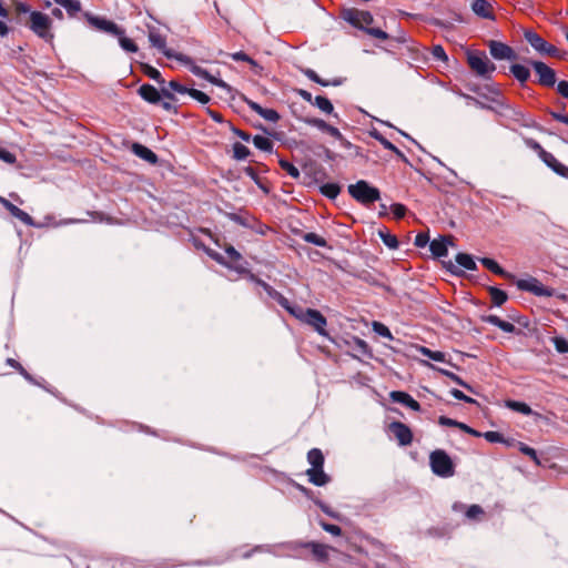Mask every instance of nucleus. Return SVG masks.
<instances>
[{
    "label": "nucleus",
    "instance_id": "1",
    "mask_svg": "<svg viewBox=\"0 0 568 568\" xmlns=\"http://www.w3.org/2000/svg\"><path fill=\"white\" fill-rule=\"evenodd\" d=\"M307 460L312 468L307 469L306 474L310 481L316 486H324L328 483L329 478L323 470L324 456L320 449H312L307 454Z\"/></svg>",
    "mask_w": 568,
    "mask_h": 568
},
{
    "label": "nucleus",
    "instance_id": "2",
    "mask_svg": "<svg viewBox=\"0 0 568 568\" xmlns=\"http://www.w3.org/2000/svg\"><path fill=\"white\" fill-rule=\"evenodd\" d=\"M288 312L293 314L300 321L311 325L321 335H326L325 326L326 318L316 310L307 308H288Z\"/></svg>",
    "mask_w": 568,
    "mask_h": 568
},
{
    "label": "nucleus",
    "instance_id": "3",
    "mask_svg": "<svg viewBox=\"0 0 568 568\" xmlns=\"http://www.w3.org/2000/svg\"><path fill=\"white\" fill-rule=\"evenodd\" d=\"M467 62L469 68L480 77H487L496 69L495 64L487 58L483 51H467Z\"/></svg>",
    "mask_w": 568,
    "mask_h": 568
},
{
    "label": "nucleus",
    "instance_id": "4",
    "mask_svg": "<svg viewBox=\"0 0 568 568\" xmlns=\"http://www.w3.org/2000/svg\"><path fill=\"white\" fill-rule=\"evenodd\" d=\"M349 194L362 204H371L379 200L378 189L371 186L366 181L361 180L348 186Z\"/></svg>",
    "mask_w": 568,
    "mask_h": 568
},
{
    "label": "nucleus",
    "instance_id": "5",
    "mask_svg": "<svg viewBox=\"0 0 568 568\" xmlns=\"http://www.w3.org/2000/svg\"><path fill=\"white\" fill-rule=\"evenodd\" d=\"M51 19L39 11H33L30 14V29L40 38L45 41H51L53 39V34L51 33Z\"/></svg>",
    "mask_w": 568,
    "mask_h": 568
},
{
    "label": "nucleus",
    "instance_id": "6",
    "mask_svg": "<svg viewBox=\"0 0 568 568\" xmlns=\"http://www.w3.org/2000/svg\"><path fill=\"white\" fill-rule=\"evenodd\" d=\"M433 471L442 477H449L454 474V466L449 456L443 450H436L430 455Z\"/></svg>",
    "mask_w": 568,
    "mask_h": 568
},
{
    "label": "nucleus",
    "instance_id": "7",
    "mask_svg": "<svg viewBox=\"0 0 568 568\" xmlns=\"http://www.w3.org/2000/svg\"><path fill=\"white\" fill-rule=\"evenodd\" d=\"M149 40L151 44L155 48H158L165 57L168 58H174L181 62L189 63L190 59L186 58L183 54H179L173 52L172 50L166 48L165 37L162 36L159 31L155 29L149 30Z\"/></svg>",
    "mask_w": 568,
    "mask_h": 568
},
{
    "label": "nucleus",
    "instance_id": "8",
    "mask_svg": "<svg viewBox=\"0 0 568 568\" xmlns=\"http://www.w3.org/2000/svg\"><path fill=\"white\" fill-rule=\"evenodd\" d=\"M343 18L352 26L366 29L373 22V16L368 11L348 9L343 12Z\"/></svg>",
    "mask_w": 568,
    "mask_h": 568
},
{
    "label": "nucleus",
    "instance_id": "9",
    "mask_svg": "<svg viewBox=\"0 0 568 568\" xmlns=\"http://www.w3.org/2000/svg\"><path fill=\"white\" fill-rule=\"evenodd\" d=\"M517 287L530 292L537 296H552L554 290L546 287L538 280L530 277L517 281Z\"/></svg>",
    "mask_w": 568,
    "mask_h": 568
},
{
    "label": "nucleus",
    "instance_id": "10",
    "mask_svg": "<svg viewBox=\"0 0 568 568\" xmlns=\"http://www.w3.org/2000/svg\"><path fill=\"white\" fill-rule=\"evenodd\" d=\"M525 37H526V40L530 43V45L538 52L545 53V54L551 55V57L558 55V50L554 45L546 42L537 33L529 31V32H526Z\"/></svg>",
    "mask_w": 568,
    "mask_h": 568
},
{
    "label": "nucleus",
    "instance_id": "11",
    "mask_svg": "<svg viewBox=\"0 0 568 568\" xmlns=\"http://www.w3.org/2000/svg\"><path fill=\"white\" fill-rule=\"evenodd\" d=\"M537 75L538 82L545 87H552L556 83V73L544 62L535 61L531 63Z\"/></svg>",
    "mask_w": 568,
    "mask_h": 568
},
{
    "label": "nucleus",
    "instance_id": "12",
    "mask_svg": "<svg viewBox=\"0 0 568 568\" xmlns=\"http://www.w3.org/2000/svg\"><path fill=\"white\" fill-rule=\"evenodd\" d=\"M490 54L497 60H513L516 58L514 50L505 43L498 41L488 42Z\"/></svg>",
    "mask_w": 568,
    "mask_h": 568
},
{
    "label": "nucleus",
    "instance_id": "13",
    "mask_svg": "<svg viewBox=\"0 0 568 568\" xmlns=\"http://www.w3.org/2000/svg\"><path fill=\"white\" fill-rule=\"evenodd\" d=\"M389 430L400 445H409L412 443V432L405 424L394 422L389 425Z\"/></svg>",
    "mask_w": 568,
    "mask_h": 568
},
{
    "label": "nucleus",
    "instance_id": "14",
    "mask_svg": "<svg viewBox=\"0 0 568 568\" xmlns=\"http://www.w3.org/2000/svg\"><path fill=\"white\" fill-rule=\"evenodd\" d=\"M88 21L91 26L94 28L114 34V36H121L122 30L112 21L99 18V17H89Z\"/></svg>",
    "mask_w": 568,
    "mask_h": 568
},
{
    "label": "nucleus",
    "instance_id": "15",
    "mask_svg": "<svg viewBox=\"0 0 568 568\" xmlns=\"http://www.w3.org/2000/svg\"><path fill=\"white\" fill-rule=\"evenodd\" d=\"M453 246L454 245V237L453 236H446V237H440V239H436L434 241L430 242V251L432 253L435 255V256H446L447 255V250H448V246Z\"/></svg>",
    "mask_w": 568,
    "mask_h": 568
},
{
    "label": "nucleus",
    "instance_id": "16",
    "mask_svg": "<svg viewBox=\"0 0 568 568\" xmlns=\"http://www.w3.org/2000/svg\"><path fill=\"white\" fill-rule=\"evenodd\" d=\"M541 160L557 174L568 178V166L560 163L551 153L541 152Z\"/></svg>",
    "mask_w": 568,
    "mask_h": 568
},
{
    "label": "nucleus",
    "instance_id": "17",
    "mask_svg": "<svg viewBox=\"0 0 568 568\" xmlns=\"http://www.w3.org/2000/svg\"><path fill=\"white\" fill-rule=\"evenodd\" d=\"M0 202L14 217L19 219L27 225H33V220L27 212L20 210L18 206L13 205L6 199H1Z\"/></svg>",
    "mask_w": 568,
    "mask_h": 568
},
{
    "label": "nucleus",
    "instance_id": "18",
    "mask_svg": "<svg viewBox=\"0 0 568 568\" xmlns=\"http://www.w3.org/2000/svg\"><path fill=\"white\" fill-rule=\"evenodd\" d=\"M305 122L310 125L316 126L320 130L328 133L329 135L334 136L337 140H343V135L339 132L338 129L327 124L324 120L321 119H305Z\"/></svg>",
    "mask_w": 568,
    "mask_h": 568
},
{
    "label": "nucleus",
    "instance_id": "19",
    "mask_svg": "<svg viewBox=\"0 0 568 568\" xmlns=\"http://www.w3.org/2000/svg\"><path fill=\"white\" fill-rule=\"evenodd\" d=\"M225 253L230 260L229 263H225L219 253H210V255L221 264H227L230 266L236 267L237 262L241 260V254L232 245L229 244L225 245Z\"/></svg>",
    "mask_w": 568,
    "mask_h": 568
},
{
    "label": "nucleus",
    "instance_id": "20",
    "mask_svg": "<svg viewBox=\"0 0 568 568\" xmlns=\"http://www.w3.org/2000/svg\"><path fill=\"white\" fill-rule=\"evenodd\" d=\"M390 398L394 402H397V403H400L403 405L408 406L413 410L417 412V410L420 409V405L410 395H408L407 393L397 392V390L396 392H392L390 393Z\"/></svg>",
    "mask_w": 568,
    "mask_h": 568
},
{
    "label": "nucleus",
    "instance_id": "21",
    "mask_svg": "<svg viewBox=\"0 0 568 568\" xmlns=\"http://www.w3.org/2000/svg\"><path fill=\"white\" fill-rule=\"evenodd\" d=\"M140 95L150 103H156L160 101V92L150 84H143L139 89Z\"/></svg>",
    "mask_w": 568,
    "mask_h": 568
},
{
    "label": "nucleus",
    "instance_id": "22",
    "mask_svg": "<svg viewBox=\"0 0 568 568\" xmlns=\"http://www.w3.org/2000/svg\"><path fill=\"white\" fill-rule=\"evenodd\" d=\"M250 108L267 121L275 122L280 119L278 113L273 109H264L255 102H248Z\"/></svg>",
    "mask_w": 568,
    "mask_h": 568
},
{
    "label": "nucleus",
    "instance_id": "23",
    "mask_svg": "<svg viewBox=\"0 0 568 568\" xmlns=\"http://www.w3.org/2000/svg\"><path fill=\"white\" fill-rule=\"evenodd\" d=\"M133 151L139 158H141L150 163H155L158 160V158L153 151H151L149 148L143 146L141 144H134Z\"/></svg>",
    "mask_w": 568,
    "mask_h": 568
},
{
    "label": "nucleus",
    "instance_id": "24",
    "mask_svg": "<svg viewBox=\"0 0 568 568\" xmlns=\"http://www.w3.org/2000/svg\"><path fill=\"white\" fill-rule=\"evenodd\" d=\"M480 263L487 268L489 270L490 272L497 274V275H500V276H504V277H511V275L509 273H507L505 270H503L498 263L491 258H488V257H484V258H480Z\"/></svg>",
    "mask_w": 568,
    "mask_h": 568
},
{
    "label": "nucleus",
    "instance_id": "25",
    "mask_svg": "<svg viewBox=\"0 0 568 568\" xmlns=\"http://www.w3.org/2000/svg\"><path fill=\"white\" fill-rule=\"evenodd\" d=\"M490 4L486 0H475L473 3V10L476 14L483 18H490Z\"/></svg>",
    "mask_w": 568,
    "mask_h": 568
},
{
    "label": "nucleus",
    "instance_id": "26",
    "mask_svg": "<svg viewBox=\"0 0 568 568\" xmlns=\"http://www.w3.org/2000/svg\"><path fill=\"white\" fill-rule=\"evenodd\" d=\"M510 71L514 74V77L521 83L526 82L530 77L529 70L521 64L511 65Z\"/></svg>",
    "mask_w": 568,
    "mask_h": 568
},
{
    "label": "nucleus",
    "instance_id": "27",
    "mask_svg": "<svg viewBox=\"0 0 568 568\" xmlns=\"http://www.w3.org/2000/svg\"><path fill=\"white\" fill-rule=\"evenodd\" d=\"M456 262L459 266L474 271L476 270V263L473 257L466 253H459L456 255Z\"/></svg>",
    "mask_w": 568,
    "mask_h": 568
},
{
    "label": "nucleus",
    "instance_id": "28",
    "mask_svg": "<svg viewBox=\"0 0 568 568\" xmlns=\"http://www.w3.org/2000/svg\"><path fill=\"white\" fill-rule=\"evenodd\" d=\"M506 406L524 415H530L532 413L531 408L527 404L521 402L508 400L506 403Z\"/></svg>",
    "mask_w": 568,
    "mask_h": 568
},
{
    "label": "nucleus",
    "instance_id": "29",
    "mask_svg": "<svg viewBox=\"0 0 568 568\" xmlns=\"http://www.w3.org/2000/svg\"><path fill=\"white\" fill-rule=\"evenodd\" d=\"M58 4L65 8L70 14H75L81 10V3L79 0H54Z\"/></svg>",
    "mask_w": 568,
    "mask_h": 568
},
{
    "label": "nucleus",
    "instance_id": "30",
    "mask_svg": "<svg viewBox=\"0 0 568 568\" xmlns=\"http://www.w3.org/2000/svg\"><path fill=\"white\" fill-rule=\"evenodd\" d=\"M253 143L254 145L262 150V151H272V148H273V142L266 138V136H262V135H255L253 138Z\"/></svg>",
    "mask_w": 568,
    "mask_h": 568
},
{
    "label": "nucleus",
    "instance_id": "31",
    "mask_svg": "<svg viewBox=\"0 0 568 568\" xmlns=\"http://www.w3.org/2000/svg\"><path fill=\"white\" fill-rule=\"evenodd\" d=\"M307 546L312 549L313 555L320 559L326 558L328 555L329 548L325 545L311 542Z\"/></svg>",
    "mask_w": 568,
    "mask_h": 568
},
{
    "label": "nucleus",
    "instance_id": "32",
    "mask_svg": "<svg viewBox=\"0 0 568 568\" xmlns=\"http://www.w3.org/2000/svg\"><path fill=\"white\" fill-rule=\"evenodd\" d=\"M313 104H315L320 110H322L325 113H332L334 110L333 104L325 97H316L314 99Z\"/></svg>",
    "mask_w": 568,
    "mask_h": 568
},
{
    "label": "nucleus",
    "instance_id": "33",
    "mask_svg": "<svg viewBox=\"0 0 568 568\" xmlns=\"http://www.w3.org/2000/svg\"><path fill=\"white\" fill-rule=\"evenodd\" d=\"M374 136L384 145V148L393 151L397 156L405 159V155L403 154V152L399 151L393 143H390L388 140H386L383 135H381L378 133H374Z\"/></svg>",
    "mask_w": 568,
    "mask_h": 568
},
{
    "label": "nucleus",
    "instance_id": "34",
    "mask_svg": "<svg viewBox=\"0 0 568 568\" xmlns=\"http://www.w3.org/2000/svg\"><path fill=\"white\" fill-rule=\"evenodd\" d=\"M321 191L327 197L335 199L338 195L341 187L335 183H327L321 187Z\"/></svg>",
    "mask_w": 568,
    "mask_h": 568
},
{
    "label": "nucleus",
    "instance_id": "35",
    "mask_svg": "<svg viewBox=\"0 0 568 568\" xmlns=\"http://www.w3.org/2000/svg\"><path fill=\"white\" fill-rule=\"evenodd\" d=\"M122 33H124V32L122 31ZM118 37H119L120 45L123 50H125L128 52H136L138 51V45L133 42V40L124 37L123 34L118 36Z\"/></svg>",
    "mask_w": 568,
    "mask_h": 568
},
{
    "label": "nucleus",
    "instance_id": "36",
    "mask_svg": "<svg viewBox=\"0 0 568 568\" xmlns=\"http://www.w3.org/2000/svg\"><path fill=\"white\" fill-rule=\"evenodd\" d=\"M303 239L306 242L312 243V244L317 245V246H321V247H325L326 244H327L325 239L320 236L316 233H306V234L303 235Z\"/></svg>",
    "mask_w": 568,
    "mask_h": 568
},
{
    "label": "nucleus",
    "instance_id": "37",
    "mask_svg": "<svg viewBox=\"0 0 568 568\" xmlns=\"http://www.w3.org/2000/svg\"><path fill=\"white\" fill-rule=\"evenodd\" d=\"M490 296H491L494 304H496L498 306L504 304L507 300L506 293L503 292L501 290H498L495 287L490 288Z\"/></svg>",
    "mask_w": 568,
    "mask_h": 568
},
{
    "label": "nucleus",
    "instance_id": "38",
    "mask_svg": "<svg viewBox=\"0 0 568 568\" xmlns=\"http://www.w3.org/2000/svg\"><path fill=\"white\" fill-rule=\"evenodd\" d=\"M419 352L423 355L432 358L433 361H436V362H444L445 361V354L442 353V352H434V351H432V349H429L427 347H424V346H422L419 348Z\"/></svg>",
    "mask_w": 568,
    "mask_h": 568
},
{
    "label": "nucleus",
    "instance_id": "39",
    "mask_svg": "<svg viewBox=\"0 0 568 568\" xmlns=\"http://www.w3.org/2000/svg\"><path fill=\"white\" fill-rule=\"evenodd\" d=\"M373 329L378 335H381L385 338H388V339H393V335H392L390 331L383 323L373 322Z\"/></svg>",
    "mask_w": 568,
    "mask_h": 568
},
{
    "label": "nucleus",
    "instance_id": "40",
    "mask_svg": "<svg viewBox=\"0 0 568 568\" xmlns=\"http://www.w3.org/2000/svg\"><path fill=\"white\" fill-rule=\"evenodd\" d=\"M379 235L386 246H388L389 248H397L398 241L395 235H392L383 231H379Z\"/></svg>",
    "mask_w": 568,
    "mask_h": 568
},
{
    "label": "nucleus",
    "instance_id": "41",
    "mask_svg": "<svg viewBox=\"0 0 568 568\" xmlns=\"http://www.w3.org/2000/svg\"><path fill=\"white\" fill-rule=\"evenodd\" d=\"M199 77L210 81L211 83H213V84H215L217 87H221V88H224V89H229V85L223 80H220V79L209 74V72L206 70H204V69L201 70Z\"/></svg>",
    "mask_w": 568,
    "mask_h": 568
},
{
    "label": "nucleus",
    "instance_id": "42",
    "mask_svg": "<svg viewBox=\"0 0 568 568\" xmlns=\"http://www.w3.org/2000/svg\"><path fill=\"white\" fill-rule=\"evenodd\" d=\"M199 77L210 81L211 83H213V84H215L217 87H221V88H224V89H229V85L223 80H220V79L209 74V72L206 70H204V69L201 70Z\"/></svg>",
    "mask_w": 568,
    "mask_h": 568
},
{
    "label": "nucleus",
    "instance_id": "43",
    "mask_svg": "<svg viewBox=\"0 0 568 568\" xmlns=\"http://www.w3.org/2000/svg\"><path fill=\"white\" fill-rule=\"evenodd\" d=\"M233 152H234V158L237 160H243V159L247 158L250 154L248 149L242 143H235L233 145Z\"/></svg>",
    "mask_w": 568,
    "mask_h": 568
},
{
    "label": "nucleus",
    "instance_id": "44",
    "mask_svg": "<svg viewBox=\"0 0 568 568\" xmlns=\"http://www.w3.org/2000/svg\"><path fill=\"white\" fill-rule=\"evenodd\" d=\"M143 71L144 73L150 77L152 80L159 82V83H163V79L161 78V73L159 70H156L155 68L149 65V64H144L143 65Z\"/></svg>",
    "mask_w": 568,
    "mask_h": 568
},
{
    "label": "nucleus",
    "instance_id": "45",
    "mask_svg": "<svg viewBox=\"0 0 568 568\" xmlns=\"http://www.w3.org/2000/svg\"><path fill=\"white\" fill-rule=\"evenodd\" d=\"M280 165L281 168L286 171L292 178L294 179H297L300 176V171L297 170V168H295L292 163L285 161V160H280Z\"/></svg>",
    "mask_w": 568,
    "mask_h": 568
},
{
    "label": "nucleus",
    "instance_id": "46",
    "mask_svg": "<svg viewBox=\"0 0 568 568\" xmlns=\"http://www.w3.org/2000/svg\"><path fill=\"white\" fill-rule=\"evenodd\" d=\"M518 449H519L523 454H525V455L529 456V457H530V458H531L536 464H539V459H538V457H537V453H536V450H535L534 448H531V447L527 446V445H526V444H524V443H518Z\"/></svg>",
    "mask_w": 568,
    "mask_h": 568
},
{
    "label": "nucleus",
    "instance_id": "47",
    "mask_svg": "<svg viewBox=\"0 0 568 568\" xmlns=\"http://www.w3.org/2000/svg\"><path fill=\"white\" fill-rule=\"evenodd\" d=\"M187 94H190L193 99L199 101L202 104H206L210 101V98L204 92L196 90V89H190L187 91Z\"/></svg>",
    "mask_w": 568,
    "mask_h": 568
},
{
    "label": "nucleus",
    "instance_id": "48",
    "mask_svg": "<svg viewBox=\"0 0 568 568\" xmlns=\"http://www.w3.org/2000/svg\"><path fill=\"white\" fill-rule=\"evenodd\" d=\"M555 347L559 353H568V341L564 337L556 336L552 338Z\"/></svg>",
    "mask_w": 568,
    "mask_h": 568
},
{
    "label": "nucleus",
    "instance_id": "49",
    "mask_svg": "<svg viewBox=\"0 0 568 568\" xmlns=\"http://www.w3.org/2000/svg\"><path fill=\"white\" fill-rule=\"evenodd\" d=\"M484 514V510L478 505H471L466 511V516L469 519H478Z\"/></svg>",
    "mask_w": 568,
    "mask_h": 568
},
{
    "label": "nucleus",
    "instance_id": "50",
    "mask_svg": "<svg viewBox=\"0 0 568 568\" xmlns=\"http://www.w3.org/2000/svg\"><path fill=\"white\" fill-rule=\"evenodd\" d=\"M231 57L233 60H236V61H245L254 68L258 67L257 63L244 52H235V53L231 54Z\"/></svg>",
    "mask_w": 568,
    "mask_h": 568
},
{
    "label": "nucleus",
    "instance_id": "51",
    "mask_svg": "<svg viewBox=\"0 0 568 568\" xmlns=\"http://www.w3.org/2000/svg\"><path fill=\"white\" fill-rule=\"evenodd\" d=\"M483 436L490 443H504L501 434L498 432H486Z\"/></svg>",
    "mask_w": 568,
    "mask_h": 568
},
{
    "label": "nucleus",
    "instance_id": "52",
    "mask_svg": "<svg viewBox=\"0 0 568 568\" xmlns=\"http://www.w3.org/2000/svg\"><path fill=\"white\" fill-rule=\"evenodd\" d=\"M321 526L325 531H327L334 536H341V534H342V529L336 525H332V524L322 521Z\"/></svg>",
    "mask_w": 568,
    "mask_h": 568
},
{
    "label": "nucleus",
    "instance_id": "53",
    "mask_svg": "<svg viewBox=\"0 0 568 568\" xmlns=\"http://www.w3.org/2000/svg\"><path fill=\"white\" fill-rule=\"evenodd\" d=\"M432 54L434 58L446 62L448 60L447 54L445 53L442 45H435L432 50Z\"/></svg>",
    "mask_w": 568,
    "mask_h": 568
},
{
    "label": "nucleus",
    "instance_id": "54",
    "mask_svg": "<svg viewBox=\"0 0 568 568\" xmlns=\"http://www.w3.org/2000/svg\"><path fill=\"white\" fill-rule=\"evenodd\" d=\"M450 394H452L455 398L460 399V400H464V402H466V403H471V404H475V403H476V400H475L474 398L466 396V395H465L463 392H460L459 389H455V388H454V389H452V390H450Z\"/></svg>",
    "mask_w": 568,
    "mask_h": 568
},
{
    "label": "nucleus",
    "instance_id": "55",
    "mask_svg": "<svg viewBox=\"0 0 568 568\" xmlns=\"http://www.w3.org/2000/svg\"><path fill=\"white\" fill-rule=\"evenodd\" d=\"M0 160L7 162L9 164H12L16 162V156L11 152L0 148Z\"/></svg>",
    "mask_w": 568,
    "mask_h": 568
},
{
    "label": "nucleus",
    "instance_id": "56",
    "mask_svg": "<svg viewBox=\"0 0 568 568\" xmlns=\"http://www.w3.org/2000/svg\"><path fill=\"white\" fill-rule=\"evenodd\" d=\"M366 32L377 39H381V40H386L387 39V34L386 32H384L383 30L381 29H377V28H368V29H365Z\"/></svg>",
    "mask_w": 568,
    "mask_h": 568
},
{
    "label": "nucleus",
    "instance_id": "57",
    "mask_svg": "<svg viewBox=\"0 0 568 568\" xmlns=\"http://www.w3.org/2000/svg\"><path fill=\"white\" fill-rule=\"evenodd\" d=\"M429 242V236L427 233H419L415 237V245L418 247H424Z\"/></svg>",
    "mask_w": 568,
    "mask_h": 568
},
{
    "label": "nucleus",
    "instance_id": "58",
    "mask_svg": "<svg viewBox=\"0 0 568 568\" xmlns=\"http://www.w3.org/2000/svg\"><path fill=\"white\" fill-rule=\"evenodd\" d=\"M168 87H169L171 90H173V91H175V92H179V93H187V91L190 90V89H186L185 87H183L182 84H180V83H179L178 81H175V80L170 81V82H169V84H168Z\"/></svg>",
    "mask_w": 568,
    "mask_h": 568
},
{
    "label": "nucleus",
    "instance_id": "59",
    "mask_svg": "<svg viewBox=\"0 0 568 568\" xmlns=\"http://www.w3.org/2000/svg\"><path fill=\"white\" fill-rule=\"evenodd\" d=\"M392 212L396 219H402L406 213V207L402 204H394L392 206Z\"/></svg>",
    "mask_w": 568,
    "mask_h": 568
},
{
    "label": "nucleus",
    "instance_id": "60",
    "mask_svg": "<svg viewBox=\"0 0 568 568\" xmlns=\"http://www.w3.org/2000/svg\"><path fill=\"white\" fill-rule=\"evenodd\" d=\"M443 373L445 375H447L452 381H454L455 383H457L458 385L471 390V387L469 385H467L464 381H462L457 375H455L454 373H450V372H446V371H443Z\"/></svg>",
    "mask_w": 568,
    "mask_h": 568
},
{
    "label": "nucleus",
    "instance_id": "61",
    "mask_svg": "<svg viewBox=\"0 0 568 568\" xmlns=\"http://www.w3.org/2000/svg\"><path fill=\"white\" fill-rule=\"evenodd\" d=\"M438 423L443 426H452V427H458V424H459V422L448 418V417H445V416H440L438 419Z\"/></svg>",
    "mask_w": 568,
    "mask_h": 568
},
{
    "label": "nucleus",
    "instance_id": "62",
    "mask_svg": "<svg viewBox=\"0 0 568 568\" xmlns=\"http://www.w3.org/2000/svg\"><path fill=\"white\" fill-rule=\"evenodd\" d=\"M497 327H499L500 329H503L506 333H513L515 331V325L514 324H511L509 322H506V321H503V320L499 321Z\"/></svg>",
    "mask_w": 568,
    "mask_h": 568
},
{
    "label": "nucleus",
    "instance_id": "63",
    "mask_svg": "<svg viewBox=\"0 0 568 568\" xmlns=\"http://www.w3.org/2000/svg\"><path fill=\"white\" fill-rule=\"evenodd\" d=\"M558 92L568 99V81H560L557 85Z\"/></svg>",
    "mask_w": 568,
    "mask_h": 568
},
{
    "label": "nucleus",
    "instance_id": "64",
    "mask_svg": "<svg viewBox=\"0 0 568 568\" xmlns=\"http://www.w3.org/2000/svg\"><path fill=\"white\" fill-rule=\"evenodd\" d=\"M458 428H459V429H462V430H464V432H466V433H468V434H470V435H473V436H476V437L481 436V434H480L479 432H477V430H475V429L470 428L469 426H467V425H466V424H464V423H460V422H459V424H458Z\"/></svg>",
    "mask_w": 568,
    "mask_h": 568
}]
</instances>
